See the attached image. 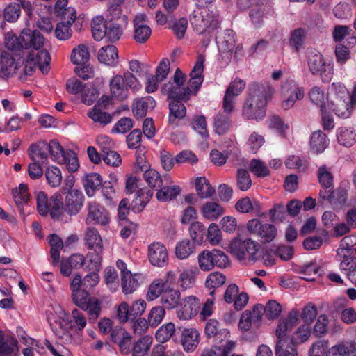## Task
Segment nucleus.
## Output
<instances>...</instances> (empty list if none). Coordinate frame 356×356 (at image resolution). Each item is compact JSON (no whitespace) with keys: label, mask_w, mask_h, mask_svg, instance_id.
I'll use <instances>...</instances> for the list:
<instances>
[{"label":"nucleus","mask_w":356,"mask_h":356,"mask_svg":"<svg viewBox=\"0 0 356 356\" xmlns=\"http://www.w3.org/2000/svg\"><path fill=\"white\" fill-rule=\"evenodd\" d=\"M273 90L257 83L249 87V93L242 109V115L247 120H262L266 115L267 100L270 98Z\"/></svg>","instance_id":"nucleus-1"},{"label":"nucleus","mask_w":356,"mask_h":356,"mask_svg":"<svg viewBox=\"0 0 356 356\" xmlns=\"http://www.w3.org/2000/svg\"><path fill=\"white\" fill-rule=\"evenodd\" d=\"M203 70L204 60L202 57H199L190 74L191 78L186 87L169 81L164 84L162 92L171 100L188 101L191 96L195 95L200 90L204 81Z\"/></svg>","instance_id":"nucleus-2"},{"label":"nucleus","mask_w":356,"mask_h":356,"mask_svg":"<svg viewBox=\"0 0 356 356\" xmlns=\"http://www.w3.org/2000/svg\"><path fill=\"white\" fill-rule=\"evenodd\" d=\"M298 318V312L296 310H291L285 318L280 321L276 329V335L278 339L275 348L276 356H298L296 349L289 346L284 337L287 332L297 325Z\"/></svg>","instance_id":"nucleus-3"},{"label":"nucleus","mask_w":356,"mask_h":356,"mask_svg":"<svg viewBox=\"0 0 356 356\" xmlns=\"http://www.w3.org/2000/svg\"><path fill=\"white\" fill-rule=\"evenodd\" d=\"M141 87L137 78L130 72H125L123 76L115 75L109 82L111 96L112 99L118 101L126 99L129 95V90L136 92Z\"/></svg>","instance_id":"nucleus-4"},{"label":"nucleus","mask_w":356,"mask_h":356,"mask_svg":"<svg viewBox=\"0 0 356 356\" xmlns=\"http://www.w3.org/2000/svg\"><path fill=\"white\" fill-rule=\"evenodd\" d=\"M260 245L258 242L250 238L241 239L236 237L229 244V251L238 260L255 262L259 257Z\"/></svg>","instance_id":"nucleus-5"},{"label":"nucleus","mask_w":356,"mask_h":356,"mask_svg":"<svg viewBox=\"0 0 356 356\" xmlns=\"http://www.w3.org/2000/svg\"><path fill=\"white\" fill-rule=\"evenodd\" d=\"M84 244L89 250L94 252H89L87 259L90 264L87 266L88 269L97 270L101 266L102 260L103 243L98 230L94 227H88L84 234Z\"/></svg>","instance_id":"nucleus-6"},{"label":"nucleus","mask_w":356,"mask_h":356,"mask_svg":"<svg viewBox=\"0 0 356 356\" xmlns=\"http://www.w3.org/2000/svg\"><path fill=\"white\" fill-rule=\"evenodd\" d=\"M318 178L319 183L323 188L319 193L323 200H327L332 206L345 201L346 197L343 191H333V176L328 168L325 165L321 166L318 171Z\"/></svg>","instance_id":"nucleus-7"},{"label":"nucleus","mask_w":356,"mask_h":356,"mask_svg":"<svg viewBox=\"0 0 356 356\" xmlns=\"http://www.w3.org/2000/svg\"><path fill=\"white\" fill-rule=\"evenodd\" d=\"M37 209L40 214L47 216L49 213L56 220H63V209L60 195H54L48 200L47 195L43 191L36 193Z\"/></svg>","instance_id":"nucleus-8"},{"label":"nucleus","mask_w":356,"mask_h":356,"mask_svg":"<svg viewBox=\"0 0 356 356\" xmlns=\"http://www.w3.org/2000/svg\"><path fill=\"white\" fill-rule=\"evenodd\" d=\"M305 97L304 88L293 80H286L280 88V108L288 111L293 108L298 102Z\"/></svg>","instance_id":"nucleus-9"},{"label":"nucleus","mask_w":356,"mask_h":356,"mask_svg":"<svg viewBox=\"0 0 356 356\" xmlns=\"http://www.w3.org/2000/svg\"><path fill=\"white\" fill-rule=\"evenodd\" d=\"M307 65L314 75L321 77L322 81H330L333 76V66L325 62L322 54L316 50H309L307 52Z\"/></svg>","instance_id":"nucleus-10"},{"label":"nucleus","mask_w":356,"mask_h":356,"mask_svg":"<svg viewBox=\"0 0 356 356\" xmlns=\"http://www.w3.org/2000/svg\"><path fill=\"white\" fill-rule=\"evenodd\" d=\"M191 23L199 33H210L218 28V15L216 12L204 8L194 12L190 18Z\"/></svg>","instance_id":"nucleus-11"},{"label":"nucleus","mask_w":356,"mask_h":356,"mask_svg":"<svg viewBox=\"0 0 356 356\" xmlns=\"http://www.w3.org/2000/svg\"><path fill=\"white\" fill-rule=\"evenodd\" d=\"M198 266L200 270L208 272L215 267L225 268L229 264L228 257L217 249L212 250H203L197 257Z\"/></svg>","instance_id":"nucleus-12"},{"label":"nucleus","mask_w":356,"mask_h":356,"mask_svg":"<svg viewBox=\"0 0 356 356\" xmlns=\"http://www.w3.org/2000/svg\"><path fill=\"white\" fill-rule=\"evenodd\" d=\"M50 55L47 50L39 52H29L25 61L24 74L30 76L37 67L43 74H47L49 70Z\"/></svg>","instance_id":"nucleus-13"},{"label":"nucleus","mask_w":356,"mask_h":356,"mask_svg":"<svg viewBox=\"0 0 356 356\" xmlns=\"http://www.w3.org/2000/svg\"><path fill=\"white\" fill-rule=\"evenodd\" d=\"M53 309L55 314L58 316V319L66 322L70 328L77 333L82 332L86 327L87 325V319L85 315L78 309L75 308L72 309L70 317L59 305H56Z\"/></svg>","instance_id":"nucleus-14"},{"label":"nucleus","mask_w":356,"mask_h":356,"mask_svg":"<svg viewBox=\"0 0 356 356\" xmlns=\"http://www.w3.org/2000/svg\"><path fill=\"white\" fill-rule=\"evenodd\" d=\"M85 222L87 225H106L110 222L109 213L106 209L95 202H90L87 207Z\"/></svg>","instance_id":"nucleus-15"},{"label":"nucleus","mask_w":356,"mask_h":356,"mask_svg":"<svg viewBox=\"0 0 356 356\" xmlns=\"http://www.w3.org/2000/svg\"><path fill=\"white\" fill-rule=\"evenodd\" d=\"M200 308V300L195 296H188L181 298L176 314L180 320H189L197 314Z\"/></svg>","instance_id":"nucleus-16"},{"label":"nucleus","mask_w":356,"mask_h":356,"mask_svg":"<svg viewBox=\"0 0 356 356\" xmlns=\"http://www.w3.org/2000/svg\"><path fill=\"white\" fill-rule=\"evenodd\" d=\"M84 197L82 192L77 189H72L65 195L63 202V213L65 211L70 216L77 214L83 207Z\"/></svg>","instance_id":"nucleus-17"},{"label":"nucleus","mask_w":356,"mask_h":356,"mask_svg":"<svg viewBox=\"0 0 356 356\" xmlns=\"http://www.w3.org/2000/svg\"><path fill=\"white\" fill-rule=\"evenodd\" d=\"M148 259L155 266L163 267L168 264V252L166 247L160 242H154L148 247Z\"/></svg>","instance_id":"nucleus-18"},{"label":"nucleus","mask_w":356,"mask_h":356,"mask_svg":"<svg viewBox=\"0 0 356 356\" xmlns=\"http://www.w3.org/2000/svg\"><path fill=\"white\" fill-rule=\"evenodd\" d=\"M23 49H30V52H39L44 45V38L38 31L24 29L22 31Z\"/></svg>","instance_id":"nucleus-19"},{"label":"nucleus","mask_w":356,"mask_h":356,"mask_svg":"<svg viewBox=\"0 0 356 356\" xmlns=\"http://www.w3.org/2000/svg\"><path fill=\"white\" fill-rule=\"evenodd\" d=\"M147 22V17L143 13L136 15L134 19V38L138 43L145 42L152 34V30Z\"/></svg>","instance_id":"nucleus-20"},{"label":"nucleus","mask_w":356,"mask_h":356,"mask_svg":"<svg viewBox=\"0 0 356 356\" xmlns=\"http://www.w3.org/2000/svg\"><path fill=\"white\" fill-rule=\"evenodd\" d=\"M19 68V63L9 53L0 55V79H8L15 75Z\"/></svg>","instance_id":"nucleus-21"},{"label":"nucleus","mask_w":356,"mask_h":356,"mask_svg":"<svg viewBox=\"0 0 356 356\" xmlns=\"http://www.w3.org/2000/svg\"><path fill=\"white\" fill-rule=\"evenodd\" d=\"M217 43L219 51L226 54L227 58L231 56L234 50L236 54H239L242 50L241 46L236 47V35L229 29L225 31L222 40L218 41Z\"/></svg>","instance_id":"nucleus-22"},{"label":"nucleus","mask_w":356,"mask_h":356,"mask_svg":"<svg viewBox=\"0 0 356 356\" xmlns=\"http://www.w3.org/2000/svg\"><path fill=\"white\" fill-rule=\"evenodd\" d=\"M18 350L17 339L0 329V356H15Z\"/></svg>","instance_id":"nucleus-23"},{"label":"nucleus","mask_w":356,"mask_h":356,"mask_svg":"<svg viewBox=\"0 0 356 356\" xmlns=\"http://www.w3.org/2000/svg\"><path fill=\"white\" fill-rule=\"evenodd\" d=\"M106 101L102 97L92 108L88 113V115L94 122L101 124H108L112 120V116L106 112Z\"/></svg>","instance_id":"nucleus-24"},{"label":"nucleus","mask_w":356,"mask_h":356,"mask_svg":"<svg viewBox=\"0 0 356 356\" xmlns=\"http://www.w3.org/2000/svg\"><path fill=\"white\" fill-rule=\"evenodd\" d=\"M180 341L186 352L192 353L199 344L200 334L196 329L184 328L181 332Z\"/></svg>","instance_id":"nucleus-25"},{"label":"nucleus","mask_w":356,"mask_h":356,"mask_svg":"<svg viewBox=\"0 0 356 356\" xmlns=\"http://www.w3.org/2000/svg\"><path fill=\"white\" fill-rule=\"evenodd\" d=\"M197 273V268L192 266L179 269L177 281L180 288L184 290L192 288L195 284Z\"/></svg>","instance_id":"nucleus-26"},{"label":"nucleus","mask_w":356,"mask_h":356,"mask_svg":"<svg viewBox=\"0 0 356 356\" xmlns=\"http://www.w3.org/2000/svg\"><path fill=\"white\" fill-rule=\"evenodd\" d=\"M181 298V292L173 288H167L161 295L160 302L165 309H177Z\"/></svg>","instance_id":"nucleus-27"},{"label":"nucleus","mask_w":356,"mask_h":356,"mask_svg":"<svg viewBox=\"0 0 356 356\" xmlns=\"http://www.w3.org/2000/svg\"><path fill=\"white\" fill-rule=\"evenodd\" d=\"M113 342L118 343L122 353L127 354L130 352L131 336L123 328H116L111 334Z\"/></svg>","instance_id":"nucleus-28"},{"label":"nucleus","mask_w":356,"mask_h":356,"mask_svg":"<svg viewBox=\"0 0 356 356\" xmlns=\"http://www.w3.org/2000/svg\"><path fill=\"white\" fill-rule=\"evenodd\" d=\"M205 334L213 338L214 341L218 342L229 337V331L227 329H220L219 323L216 319H210L205 325Z\"/></svg>","instance_id":"nucleus-29"},{"label":"nucleus","mask_w":356,"mask_h":356,"mask_svg":"<svg viewBox=\"0 0 356 356\" xmlns=\"http://www.w3.org/2000/svg\"><path fill=\"white\" fill-rule=\"evenodd\" d=\"M260 6L252 8L250 12V18L255 26H259L264 17L271 10L270 0H259Z\"/></svg>","instance_id":"nucleus-30"},{"label":"nucleus","mask_w":356,"mask_h":356,"mask_svg":"<svg viewBox=\"0 0 356 356\" xmlns=\"http://www.w3.org/2000/svg\"><path fill=\"white\" fill-rule=\"evenodd\" d=\"M97 58L100 63L115 66L118 63V51L114 45L102 47L98 51Z\"/></svg>","instance_id":"nucleus-31"},{"label":"nucleus","mask_w":356,"mask_h":356,"mask_svg":"<svg viewBox=\"0 0 356 356\" xmlns=\"http://www.w3.org/2000/svg\"><path fill=\"white\" fill-rule=\"evenodd\" d=\"M263 312V306L261 305H256L252 312L245 311L242 313L239 323L238 328L242 332L248 331L252 327V321L253 317L259 319L261 317Z\"/></svg>","instance_id":"nucleus-32"},{"label":"nucleus","mask_w":356,"mask_h":356,"mask_svg":"<svg viewBox=\"0 0 356 356\" xmlns=\"http://www.w3.org/2000/svg\"><path fill=\"white\" fill-rule=\"evenodd\" d=\"M353 106L349 99L337 100L328 102L327 109L331 110L339 118H348L351 115Z\"/></svg>","instance_id":"nucleus-33"},{"label":"nucleus","mask_w":356,"mask_h":356,"mask_svg":"<svg viewBox=\"0 0 356 356\" xmlns=\"http://www.w3.org/2000/svg\"><path fill=\"white\" fill-rule=\"evenodd\" d=\"M225 212L224 208L218 202L207 201L201 208L202 216L209 220H216Z\"/></svg>","instance_id":"nucleus-34"},{"label":"nucleus","mask_w":356,"mask_h":356,"mask_svg":"<svg viewBox=\"0 0 356 356\" xmlns=\"http://www.w3.org/2000/svg\"><path fill=\"white\" fill-rule=\"evenodd\" d=\"M47 143L40 141L31 145L29 148V154L32 161L44 163L48 159Z\"/></svg>","instance_id":"nucleus-35"},{"label":"nucleus","mask_w":356,"mask_h":356,"mask_svg":"<svg viewBox=\"0 0 356 356\" xmlns=\"http://www.w3.org/2000/svg\"><path fill=\"white\" fill-rule=\"evenodd\" d=\"M156 102L150 96L137 99L133 105V113L137 118L144 117L148 110H152L156 106Z\"/></svg>","instance_id":"nucleus-36"},{"label":"nucleus","mask_w":356,"mask_h":356,"mask_svg":"<svg viewBox=\"0 0 356 356\" xmlns=\"http://www.w3.org/2000/svg\"><path fill=\"white\" fill-rule=\"evenodd\" d=\"M343 99H349L348 90L341 83H332L327 90V103Z\"/></svg>","instance_id":"nucleus-37"},{"label":"nucleus","mask_w":356,"mask_h":356,"mask_svg":"<svg viewBox=\"0 0 356 356\" xmlns=\"http://www.w3.org/2000/svg\"><path fill=\"white\" fill-rule=\"evenodd\" d=\"M143 179L149 187L155 188H161L163 180L169 183L172 181L170 176L165 175L162 177L158 171L152 168H149L144 172Z\"/></svg>","instance_id":"nucleus-38"},{"label":"nucleus","mask_w":356,"mask_h":356,"mask_svg":"<svg viewBox=\"0 0 356 356\" xmlns=\"http://www.w3.org/2000/svg\"><path fill=\"white\" fill-rule=\"evenodd\" d=\"M102 184V178L99 174L90 173L86 175L83 181V186L86 195L88 197H92Z\"/></svg>","instance_id":"nucleus-39"},{"label":"nucleus","mask_w":356,"mask_h":356,"mask_svg":"<svg viewBox=\"0 0 356 356\" xmlns=\"http://www.w3.org/2000/svg\"><path fill=\"white\" fill-rule=\"evenodd\" d=\"M339 143L344 147H352L356 143V131L353 128L341 127L337 131Z\"/></svg>","instance_id":"nucleus-40"},{"label":"nucleus","mask_w":356,"mask_h":356,"mask_svg":"<svg viewBox=\"0 0 356 356\" xmlns=\"http://www.w3.org/2000/svg\"><path fill=\"white\" fill-rule=\"evenodd\" d=\"M329 140L326 135L321 131H317L312 134L310 140L311 149L315 154L322 153L327 147Z\"/></svg>","instance_id":"nucleus-41"},{"label":"nucleus","mask_w":356,"mask_h":356,"mask_svg":"<svg viewBox=\"0 0 356 356\" xmlns=\"http://www.w3.org/2000/svg\"><path fill=\"white\" fill-rule=\"evenodd\" d=\"M310 102L319 107L321 111L327 110V100L324 91L318 86L312 87L308 93Z\"/></svg>","instance_id":"nucleus-42"},{"label":"nucleus","mask_w":356,"mask_h":356,"mask_svg":"<svg viewBox=\"0 0 356 356\" xmlns=\"http://www.w3.org/2000/svg\"><path fill=\"white\" fill-rule=\"evenodd\" d=\"M48 241L51 248V263L53 265H57L60 261V250L63 248V241L56 234H51L48 237Z\"/></svg>","instance_id":"nucleus-43"},{"label":"nucleus","mask_w":356,"mask_h":356,"mask_svg":"<svg viewBox=\"0 0 356 356\" xmlns=\"http://www.w3.org/2000/svg\"><path fill=\"white\" fill-rule=\"evenodd\" d=\"M156 193V199L160 202H168L172 200L181 193V188L177 185L163 186L159 188Z\"/></svg>","instance_id":"nucleus-44"},{"label":"nucleus","mask_w":356,"mask_h":356,"mask_svg":"<svg viewBox=\"0 0 356 356\" xmlns=\"http://www.w3.org/2000/svg\"><path fill=\"white\" fill-rule=\"evenodd\" d=\"M106 21L102 16H96L91 22V30L94 39L99 41L106 35Z\"/></svg>","instance_id":"nucleus-45"},{"label":"nucleus","mask_w":356,"mask_h":356,"mask_svg":"<svg viewBox=\"0 0 356 356\" xmlns=\"http://www.w3.org/2000/svg\"><path fill=\"white\" fill-rule=\"evenodd\" d=\"M153 339L151 336L145 335L139 339L134 345L132 356H148Z\"/></svg>","instance_id":"nucleus-46"},{"label":"nucleus","mask_w":356,"mask_h":356,"mask_svg":"<svg viewBox=\"0 0 356 356\" xmlns=\"http://www.w3.org/2000/svg\"><path fill=\"white\" fill-rule=\"evenodd\" d=\"M12 194L17 207L22 213V206L24 204L28 203L30 198L28 186L24 184H20L18 188L13 190Z\"/></svg>","instance_id":"nucleus-47"},{"label":"nucleus","mask_w":356,"mask_h":356,"mask_svg":"<svg viewBox=\"0 0 356 356\" xmlns=\"http://www.w3.org/2000/svg\"><path fill=\"white\" fill-rule=\"evenodd\" d=\"M226 281V277L222 273L215 272L210 273L206 279L205 286L211 289L209 292L211 296H213L215 293V289L219 288L222 286Z\"/></svg>","instance_id":"nucleus-48"},{"label":"nucleus","mask_w":356,"mask_h":356,"mask_svg":"<svg viewBox=\"0 0 356 356\" xmlns=\"http://www.w3.org/2000/svg\"><path fill=\"white\" fill-rule=\"evenodd\" d=\"M195 186L196 192L201 198L211 197L215 193V189L205 177H197L195 179Z\"/></svg>","instance_id":"nucleus-49"},{"label":"nucleus","mask_w":356,"mask_h":356,"mask_svg":"<svg viewBox=\"0 0 356 356\" xmlns=\"http://www.w3.org/2000/svg\"><path fill=\"white\" fill-rule=\"evenodd\" d=\"M153 195L152 191L147 189H140L136 192V197L133 201V210L142 211Z\"/></svg>","instance_id":"nucleus-50"},{"label":"nucleus","mask_w":356,"mask_h":356,"mask_svg":"<svg viewBox=\"0 0 356 356\" xmlns=\"http://www.w3.org/2000/svg\"><path fill=\"white\" fill-rule=\"evenodd\" d=\"M182 100H171L169 103L170 116L169 122L174 124L177 118L181 119L185 117L186 109L181 102Z\"/></svg>","instance_id":"nucleus-51"},{"label":"nucleus","mask_w":356,"mask_h":356,"mask_svg":"<svg viewBox=\"0 0 356 356\" xmlns=\"http://www.w3.org/2000/svg\"><path fill=\"white\" fill-rule=\"evenodd\" d=\"M232 124L230 117L223 113H218L214 118V130L218 135L226 133Z\"/></svg>","instance_id":"nucleus-52"},{"label":"nucleus","mask_w":356,"mask_h":356,"mask_svg":"<svg viewBox=\"0 0 356 356\" xmlns=\"http://www.w3.org/2000/svg\"><path fill=\"white\" fill-rule=\"evenodd\" d=\"M90 58L88 47L84 44H79L74 48L71 54V61L75 65L85 64Z\"/></svg>","instance_id":"nucleus-53"},{"label":"nucleus","mask_w":356,"mask_h":356,"mask_svg":"<svg viewBox=\"0 0 356 356\" xmlns=\"http://www.w3.org/2000/svg\"><path fill=\"white\" fill-rule=\"evenodd\" d=\"M168 287H165L163 279H155L149 285L148 291L146 295V298L148 301H153L156 300Z\"/></svg>","instance_id":"nucleus-54"},{"label":"nucleus","mask_w":356,"mask_h":356,"mask_svg":"<svg viewBox=\"0 0 356 356\" xmlns=\"http://www.w3.org/2000/svg\"><path fill=\"white\" fill-rule=\"evenodd\" d=\"M45 177L48 184L53 188L58 187L63 179L60 170L54 165L49 166L46 169Z\"/></svg>","instance_id":"nucleus-55"},{"label":"nucleus","mask_w":356,"mask_h":356,"mask_svg":"<svg viewBox=\"0 0 356 356\" xmlns=\"http://www.w3.org/2000/svg\"><path fill=\"white\" fill-rule=\"evenodd\" d=\"M175 332V325L173 323H168L161 325L156 332L155 338L159 343H163L170 340Z\"/></svg>","instance_id":"nucleus-56"},{"label":"nucleus","mask_w":356,"mask_h":356,"mask_svg":"<svg viewBox=\"0 0 356 356\" xmlns=\"http://www.w3.org/2000/svg\"><path fill=\"white\" fill-rule=\"evenodd\" d=\"M195 251V246L188 239L177 243L175 248V254L179 259H187Z\"/></svg>","instance_id":"nucleus-57"},{"label":"nucleus","mask_w":356,"mask_h":356,"mask_svg":"<svg viewBox=\"0 0 356 356\" xmlns=\"http://www.w3.org/2000/svg\"><path fill=\"white\" fill-rule=\"evenodd\" d=\"M165 314V309L162 306L152 307L147 316L149 325L152 327H156L162 322Z\"/></svg>","instance_id":"nucleus-58"},{"label":"nucleus","mask_w":356,"mask_h":356,"mask_svg":"<svg viewBox=\"0 0 356 356\" xmlns=\"http://www.w3.org/2000/svg\"><path fill=\"white\" fill-rule=\"evenodd\" d=\"M306 35L307 32L304 29L298 28L293 30L291 33L289 45L296 51H298L303 47Z\"/></svg>","instance_id":"nucleus-59"},{"label":"nucleus","mask_w":356,"mask_h":356,"mask_svg":"<svg viewBox=\"0 0 356 356\" xmlns=\"http://www.w3.org/2000/svg\"><path fill=\"white\" fill-rule=\"evenodd\" d=\"M48 154H50L51 159L56 162L64 161V154L66 153L57 140H51L47 143Z\"/></svg>","instance_id":"nucleus-60"},{"label":"nucleus","mask_w":356,"mask_h":356,"mask_svg":"<svg viewBox=\"0 0 356 356\" xmlns=\"http://www.w3.org/2000/svg\"><path fill=\"white\" fill-rule=\"evenodd\" d=\"M311 335V327L309 325H302L293 334L291 343L293 345L301 344L307 341Z\"/></svg>","instance_id":"nucleus-61"},{"label":"nucleus","mask_w":356,"mask_h":356,"mask_svg":"<svg viewBox=\"0 0 356 356\" xmlns=\"http://www.w3.org/2000/svg\"><path fill=\"white\" fill-rule=\"evenodd\" d=\"M191 124L193 129L197 132L203 139L207 140L209 138L207 123L204 115H197L194 116Z\"/></svg>","instance_id":"nucleus-62"},{"label":"nucleus","mask_w":356,"mask_h":356,"mask_svg":"<svg viewBox=\"0 0 356 356\" xmlns=\"http://www.w3.org/2000/svg\"><path fill=\"white\" fill-rule=\"evenodd\" d=\"M204 229V225L199 221H195L191 223L189 228V234L194 243L200 244L203 241Z\"/></svg>","instance_id":"nucleus-63"},{"label":"nucleus","mask_w":356,"mask_h":356,"mask_svg":"<svg viewBox=\"0 0 356 356\" xmlns=\"http://www.w3.org/2000/svg\"><path fill=\"white\" fill-rule=\"evenodd\" d=\"M104 280L107 286L113 292L119 286V280L117 271L113 267H107L104 271Z\"/></svg>","instance_id":"nucleus-64"}]
</instances>
